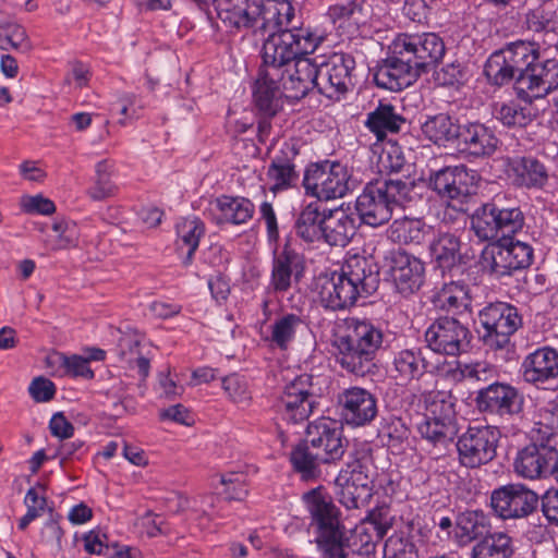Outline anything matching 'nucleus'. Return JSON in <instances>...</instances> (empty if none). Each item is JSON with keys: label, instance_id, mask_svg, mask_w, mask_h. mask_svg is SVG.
<instances>
[{"label": "nucleus", "instance_id": "1", "mask_svg": "<svg viewBox=\"0 0 558 558\" xmlns=\"http://www.w3.org/2000/svg\"><path fill=\"white\" fill-rule=\"evenodd\" d=\"M446 47L435 33L400 34L389 46L387 58L376 68L373 80L378 87L401 90L444 58Z\"/></svg>", "mask_w": 558, "mask_h": 558}, {"label": "nucleus", "instance_id": "2", "mask_svg": "<svg viewBox=\"0 0 558 558\" xmlns=\"http://www.w3.org/2000/svg\"><path fill=\"white\" fill-rule=\"evenodd\" d=\"M348 439L337 421L322 417L308 423L305 438L291 451L293 470L305 481L320 475L322 464L340 461L347 450Z\"/></svg>", "mask_w": 558, "mask_h": 558}, {"label": "nucleus", "instance_id": "3", "mask_svg": "<svg viewBox=\"0 0 558 558\" xmlns=\"http://www.w3.org/2000/svg\"><path fill=\"white\" fill-rule=\"evenodd\" d=\"M383 340V330L372 322L347 318L333 336L336 362L343 371L357 377L373 374Z\"/></svg>", "mask_w": 558, "mask_h": 558}, {"label": "nucleus", "instance_id": "4", "mask_svg": "<svg viewBox=\"0 0 558 558\" xmlns=\"http://www.w3.org/2000/svg\"><path fill=\"white\" fill-rule=\"evenodd\" d=\"M379 281L377 264L372 258L353 255L345 260L339 274H333L322 286L320 302L331 311L350 308L360 296L373 294Z\"/></svg>", "mask_w": 558, "mask_h": 558}, {"label": "nucleus", "instance_id": "5", "mask_svg": "<svg viewBox=\"0 0 558 558\" xmlns=\"http://www.w3.org/2000/svg\"><path fill=\"white\" fill-rule=\"evenodd\" d=\"M262 49L263 69L266 76L272 78L286 74L287 68L303 59L302 56L313 53L324 40L322 35L310 28L293 27L279 33L267 34Z\"/></svg>", "mask_w": 558, "mask_h": 558}, {"label": "nucleus", "instance_id": "6", "mask_svg": "<svg viewBox=\"0 0 558 558\" xmlns=\"http://www.w3.org/2000/svg\"><path fill=\"white\" fill-rule=\"evenodd\" d=\"M413 190V182L399 179L369 182L355 201L356 213L365 225H385L396 207H403L412 201Z\"/></svg>", "mask_w": 558, "mask_h": 558}, {"label": "nucleus", "instance_id": "7", "mask_svg": "<svg viewBox=\"0 0 558 558\" xmlns=\"http://www.w3.org/2000/svg\"><path fill=\"white\" fill-rule=\"evenodd\" d=\"M524 221L520 206L509 205L500 196L482 204L470 216L471 230L480 241H494L514 234L523 228Z\"/></svg>", "mask_w": 558, "mask_h": 558}, {"label": "nucleus", "instance_id": "8", "mask_svg": "<svg viewBox=\"0 0 558 558\" xmlns=\"http://www.w3.org/2000/svg\"><path fill=\"white\" fill-rule=\"evenodd\" d=\"M425 413L416 424L417 433L433 446H446L458 433L457 398L448 391L423 393Z\"/></svg>", "mask_w": 558, "mask_h": 558}, {"label": "nucleus", "instance_id": "9", "mask_svg": "<svg viewBox=\"0 0 558 558\" xmlns=\"http://www.w3.org/2000/svg\"><path fill=\"white\" fill-rule=\"evenodd\" d=\"M478 322L483 343L495 351L509 347L511 336L523 324L518 307L506 302L488 303L478 312Z\"/></svg>", "mask_w": 558, "mask_h": 558}, {"label": "nucleus", "instance_id": "10", "mask_svg": "<svg viewBox=\"0 0 558 558\" xmlns=\"http://www.w3.org/2000/svg\"><path fill=\"white\" fill-rule=\"evenodd\" d=\"M533 257L534 250L530 244L510 241L486 247L481 255V266L494 279L504 280L529 268Z\"/></svg>", "mask_w": 558, "mask_h": 558}, {"label": "nucleus", "instance_id": "11", "mask_svg": "<svg viewBox=\"0 0 558 558\" xmlns=\"http://www.w3.org/2000/svg\"><path fill=\"white\" fill-rule=\"evenodd\" d=\"M351 185L347 167L328 160L311 165L303 178L306 194L319 201L341 198L351 190Z\"/></svg>", "mask_w": 558, "mask_h": 558}, {"label": "nucleus", "instance_id": "12", "mask_svg": "<svg viewBox=\"0 0 558 558\" xmlns=\"http://www.w3.org/2000/svg\"><path fill=\"white\" fill-rule=\"evenodd\" d=\"M499 439L500 430L496 426H469L457 441L460 464L469 469H476L489 463L497 454Z\"/></svg>", "mask_w": 558, "mask_h": 558}, {"label": "nucleus", "instance_id": "13", "mask_svg": "<svg viewBox=\"0 0 558 558\" xmlns=\"http://www.w3.org/2000/svg\"><path fill=\"white\" fill-rule=\"evenodd\" d=\"M313 376L302 374L289 381L277 398L275 409L287 423L299 424L306 421L317 407Z\"/></svg>", "mask_w": 558, "mask_h": 558}, {"label": "nucleus", "instance_id": "14", "mask_svg": "<svg viewBox=\"0 0 558 558\" xmlns=\"http://www.w3.org/2000/svg\"><path fill=\"white\" fill-rule=\"evenodd\" d=\"M356 62L352 54L333 52L325 61L315 63L316 88L329 99H339L354 86Z\"/></svg>", "mask_w": 558, "mask_h": 558}, {"label": "nucleus", "instance_id": "15", "mask_svg": "<svg viewBox=\"0 0 558 558\" xmlns=\"http://www.w3.org/2000/svg\"><path fill=\"white\" fill-rule=\"evenodd\" d=\"M555 439H531L517 452L513 461L514 473L526 480H544L551 476L558 465V450Z\"/></svg>", "mask_w": 558, "mask_h": 558}, {"label": "nucleus", "instance_id": "16", "mask_svg": "<svg viewBox=\"0 0 558 558\" xmlns=\"http://www.w3.org/2000/svg\"><path fill=\"white\" fill-rule=\"evenodd\" d=\"M470 329L453 317L437 318L425 331L427 347L439 354L458 356L469 350Z\"/></svg>", "mask_w": 558, "mask_h": 558}, {"label": "nucleus", "instance_id": "17", "mask_svg": "<svg viewBox=\"0 0 558 558\" xmlns=\"http://www.w3.org/2000/svg\"><path fill=\"white\" fill-rule=\"evenodd\" d=\"M558 88V60L544 58L541 52L532 63L529 72L515 82L519 98L532 101L543 98Z\"/></svg>", "mask_w": 558, "mask_h": 558}, {"label": "nucleus", "instance_id": "18", "mask_svg": "<svg viewBox=\"0 0 558 558\" xmlns=\"http://www.w3.org/2000/svg\"><path fill=\"white\" fill-rule=\"evenodd\" d=\"M539 497L523 485H506L495 489L490 506L501 519L525 518L538 507Z\"/></svg>", "mask_w": 558, "mask_h": 558}, {"label": "nucleus", "instance_id": "19", "mask_svg": "<svg viewBox=\"0 0 558 558\" xmlns=\"http://www.w3.org/2000/svg\"><path fill=\"white\" fill-rule=\"evenodd\" d=\"M475 404L481 412L509 418L522 412L524 397L511 385L495 381L477 391Z\"/></svg>", "mask_w": 558, "mask_h": 558}, {"label": "nucleus", "instance_id": "20", "mask_svg": "<svg viewBox=\"0 0 558 558\" xmlns=\"http://www.w3.org/2000/svg\"><path fill=\"white\" fill-rule=\"evenodd\" d=\"M260 0H216L218 19L232 33H260Z\"/></svg>", "mask_w": 558, "mask_h": 558}, {"label": "nucleus", "instance_id": "21", "mask_svg": "<svg viewBox=\"0 0 558 558\" xmlns=\"http://www.w3.org/2000/svg\"><path fill=\"white\" fill-rule=\"evenodd\" d=\"M389 275L398 293L409 296L416 293L425 280L424 263L416 256L403 251L391 252Z\"/></svg>", "mask_w": 558, "mask_h": 558}, {"label": "nucleus", "instance_id": "22", "mask_svg": "<svg viewBox=\"0 0 558 558\" xmlns=\"http://www.w3.org/2000/svg\"><path fill=\"white\" fill-rule=\"evenodd\" d=\"M322 558H368L374 551L372 536L362 537V529L342 531L318 538Z\"/></svg>", "mask_w": 558, "mask_h": 558}, {"label": "nucleus", "instance_id": "23", "mask_svg": "<svg viewBox=\"0 0 558 558\" xmlns=\"http://www.w3.org/2000/svg\"><path fill=\"white\" fill-rule=\"evenodd\" d=\"M299 149L294 144L284 142L271 157L265 173L268 190L275 195L298 186L300 172L296 169Z\"/></svg>", "mask_w": 558, "mask_h": 558}, {"label": "nucleus", "instance_id": "24", "mask_svg": "<svg viewBox=\"0 0 558 558\" xmlns=\"http://www.w3.org/2000/svg\"><path fill=\"white\" fill-rule=\"evenodd\" d=\"M474 179L464 166L444 167L429 173L427 184L442 199H459L473 193Z\"/></svg>", "mask_w": 558, "mask_h": 558}, {"label": "nucleus", "instance_id": "25", "mask_svg": "<svg viewBox=\"0 0 558 558\" xmlns=\"http://www.w3.org/2000/svg\"><path fill=\"white\" fill-rule=\"evenodd\" d=\"M520 372L525 383L547 389L558 380V351L551 347L534 350L523 359Z\"/></svg>", "mask_w": 558, "mask_h": 558}, {"label": "nucleus", "instance_id": "26", "mask_svg": "<svg viewBox=\"0 0 558 558\" xmlns=\"http://www.w3.org/2000/svg\"><path fill=\"white\" fill-rule=\"evenodd\" d=\"M304 270V256L286 245L272 259L269 289L275 293L287 292L293 284L300 282Z\"/></svg>", "mask_w": 558, "mask_h": 558}, {"label": "nucleus", "instance_id": "27", "mask_svg": "<svg viewBox=\"0 0 558 558\" xmlns=\"http://www.w3.org/2000/svg\"><path fill=\"white\" fill-rule=\"evenodd\" d=\"M343 420L353 426H363L371 423L377 415L376 397L361 387L345 389L339 396Z\"/></svg>", "mask_w": 558, "mask_h": 558}, {"label": "nucleus", "instance_id": "28", "mask_svg": "<svg viewBox=\"0 0 558 558\" xmlns=\"http://www.w3.org/2000/svg\"><path fill=\"white\" fill-rule=\"evenodd\" d=\"M303 500L311 513L312 523L317 526L318 538L344 531L340 524L338 508L331 497L320 488L305 493Z\"/></svg>", "mask_w": 558, "mask_h": 558}, {"label": "nucleus", "instance_id": "29", "mask_svg": "<svg viewBox=\"0 0 558 558\" xmlns=\"http://www.w3.org/2000/svg\"><path fill=\"white\" fill-rule=\"evenodd\" d=\"M461 238L457 232L440 227L428 243L429 255L442 275L451 272L462 260Z\"/></svg>", "mask_w": 558, "mask_h": 558}, {"label": "nucleus", "instance_id": "30", "mask_svg": "<svg viewBox=\"0 0 558 558\" xmlns=\"http://www.w3.org/2000/svg\"><path fill=\"white\" fill-rule=\"evenodd\" d=\"M458 141L462 147L461 150L473 158L493 156L500 143L495 132L480 122L461 125Z\"/></svg>", "mask_w": 558, "mask_h": 558}, {"label": "nucleus", "instance_id": "31", "mask_svg": "<svg viewBox=\"0 0 558 558\" xmlns=\"http://www.w3.org/2000/svg\"><path fill=\"white\" fill-rule=\"evenodd\" d=\"M316 74L315 62L311 59L296 60L291 68H287L286 74H282V95L294 101L304 98L313 87H316Z\"/></svg>", "mask_w": 558, "mask_h": 558}, {"label": "nucleus", "instance_id": "32", "mask_svg": "<svg viewBox=\"0 0 558 558\" xmlns=\"http://www.w3.org/2000/svg\"><path fill=\"white\" fill-rule=\"evenodd\" d=\"M427 371V362L420 348L401 349L393 352L388 367L389 376L399 385L418 380Z\"/></svg>", "mask_w": 558, "mask_h": 558}, {"label": "nucleus", "instance_id": "33", "mask_svg": "<svg viewBox=\"0 0 558 558\" xmlns=\"http://www.w3.org/2000/svg\"><path fill=\"white\" fill-rule=\"evenodd\" d=\"M508 175L514 185L526 189H542L548 181L545 165L532 156L508 158Z\"/></svg>", "mask_w": 558, "mask_h": 558}, {"label": "nucleus", "instance_id": "34", "mask_svg": "<svg viewBox=\"0 0 558 558\" xmlns=\"http://www.w3.org/2000/svg\"><path fill=\"white\" fill-rule=\"evenodd\" d=\"M260 33L270 34L298 27L295 8L289 0H260Z\"/></svg>", "mask_w": 558, "mask_h": 558}, {"label": "nucleus", "instance_id": "35", "mask_svg": "<svg viewBox=\"0 0 558 558\" xmlns=\"http://www.w3.org/2000/svg\"><path fill=\"white\" fill-rule=\"evenodd\" d=\"M322 241L330 246H345L356 232L355 218L341 208L327 209Z\"/></svg>", "mask_w": 558, "mask_h": 558}, {"label": "nucleus", "instance_id": "36", "mask_svg": "<svg viewBox=\"0 0 558 558\" xmlns=\"http://www.w3.org/2000/svg\"><path fill=\"white\" fill-rule=\"evenodd\" d=\"M433 231L420 218L402 217L395 219L387 229L388 238L397 244L403 245H422Z\"/></svg>", "mask_w": 558, "mask_h": 558}, {"label": "nucleus", "instance_id": "37", "mask_svg": "<svg viewBox=\"0 0 558 558\" xmlns=\"http://www.w3.org/2000/svg\"><path fill=\"white\" fill-rule=\"evenodd\" d=\"M461 125L448 113L427 116L421 123L422 134L438 146H446L458 140Z\"/></svg>", "mask_w": 558, "mask_h": 558}, {"label": "nucleus", "instance_id": "38", "mask_svg": "<svg viewBox=\"0 0 558 558\" xmlns=\"http://www.w3.org/2000/svg\"><path fill=\"white\" fill-rule=\"evenodd\" d=\"M265 74L266 69L260 68L253 92L254 102L264 116L274 117L277 112V101L282 95V74L277 78H270Z\"/></svg>", "mask_w": 558, "mask_h": 558}, {"label": "nucleus", "instance_id": "39", "mask_svg": "<svg viewBox=\"0 0 558 558\" xmlns=\"http://www.w3.org/2000/svg\"><path fill=\"white\" fill-rule=\"evenodd\" d=\"M219 215L216 217L218 225H243L253 218L254 204L245 197L221 195L215 202Z\"/></svg>", "mask_w": 558, "mask_h": 558}, {"label": "nucleus", "instance_id": "40", "mask_svg": "<svg viewBox=\"0 0 558 558\" xmlns=\"http://www.w3.org/2000/svg\"><path fill=\"white\" fill-rule=\"evenodd\" d=\"M304 328L305 322L301 315L283 313L270 325V335L267 337V341L274 348L288 350L298 333Z\"/></svg>", "mask_w": 558, "mask_h": 558}, {"label": "nucleus", "instance_id": "41", "mask_svg": "<svg viewBox=\"0 0 558 558\" xmlns=\"http://www.w3.org/2000/svg\"><path fill=\"white\" fill-rule=\"evenodd\" d=\"M405 119L396 111V107L388 102H379V105L367 114L365 126L376 135L378 140H383L388 133H398L401 130Z\"/></svg>", "mask_w": 558, "mask_h": 558}, {"label": "nucleus", "instance_id": "42", "mask_svg": "<svg viewBox=\"0 0 558 558\" xmlns=\"http://www.w3.org/2000/svg\"><path fill=\"white\" fill-rule=\"evenodd\" d=\"M458 535L463 542L483 539L492 533L490 517L481 509L465 510L457 517Z\"/></svg>", "mask_w": 558, "mask_h": 558}, {"label": "nucleus", "instance_id": "43", "mask_svg": "<svg viewBox=\"0 0 558 558\" xmlns=\"http://www.w3.org/2000/svg\"><path fill=\"white\" fill-rule=\"evenodd\" d=\"M326 210L320 211L317 203L306 205L294 223L296 235L307 243L322 241Z\"/></svg>", "mask_w": 558, "mask_h": 558}, {"label": "nucleus", "instance_id": "44", "mask_svg": "<svg viewBox=\"0 0 558 558\" xmlns=\"http://www.w3.org/2000/svg\"><path fill=\"white\" fill-rule=\"evenodd\" d=\"M513 553L512 537L505 532H494L473 546L471 558H511Z\"/></svg>", "mask_w": 558, "mask_h": 558}, {"label": "nucleus", "instance_id": "45", "mask_svg": "<svg viewBox=\"0 0 558 558\" xmlns=\"http://www.w3.org/2000/svg\"><path fill=\"white\" fill-rule=\"evenodd\" d=\"M440 307L453 315H461L471 311L472 298L470 288L461 281H451L444 284L438 293Z\"/></svg>", "mask_w": 558, "mask_h": 558}, {"label": "nucleus", "instance_id": "46", "mask_svg": "<svg viewBox=\"0 0 558 558\" xmlns=\"http://www.w3.org/2000/svg\"><path fill=\"white\" fill-rule=\"evenodd\" d=\"M446 378L449 380L460 383L469 380L472 383H487L493 380L496 375V368L485 361H477L473 363L456 362L454 366L446 369Z\"/></svg>", "mask_w": 558, "mask_h": 558}, {"label": "nucleus", "instance_id": "47", "mask_svg": "<svg viewBox=\"0 0 558 558\" xmlns=\"http://www.w3.org/2000/svg\"><path fill=\"white\" fill-rule=\"evenodd\" d=\"M504 50L508 57V62L512 65L514 73L518 74L517 82L529 72L539 53V47L536 44L524 40L507 44Z\"/></svg>", "mask_w": 558, "mask_h": 558}, {"label": "nucleus", "instance_id": "48", "mask_svg": "<svg viewBox=\"0 0 558 558\" xmlns=\"http://www.w3.org/2000/svg\"><path fill=\"white\" fill-rule=\"evenodd\" d=\"M114 162L109 159H102L95 166V178L92 186L87 190L88 196L93 201H104L117 193L118 186L112 181Z\"/></svg>", "mask_w": 558, "mask_h": 558}, {"label": "nucleus", "instance_id": "49", "mask_svg": "<svg viewBox=\"0 0 558 558\" xmlns=\"http://www.w3.org/2000/svg\"><path fill=\"white\" fill-rule=\"evenodd\" d=\"M484 74L487 81L495 86H504L510 82H517L518 74L508 62L504 48L494 51L487 59L484 66Z\"/></svg>", "mask_w": 558, "mask_h": 558}, {"label": "nucleus", "instance_id": "50", "mask_svg": "<svg viewBox=\"0 0 558 558\" xmlns=\"http://www.w3.org/2000/svg\"><path fill=\"white\" fill-rule=\"evenodd\" d=\"M178 245L187 247L184 265H190L193 260L195 251L198 247L201 238L205 234V225L197 218H186L177 225Z\"/></svg>", "mask_w": 558, "mask_h": 558}, {"label": "nucleus", "instance_id": "51", "mask_svg": "<svg viewBox=\"0 0 558 558\" xmlns=\"http://www.w3.org/2000/svg\"><path fill=\"white\" fill-rule=\"evenodd\" d=\"M494 117L507 128H525L534 120L532 109L514 101L496 105Z\"/></svg>", "mask_w": 558, "mask_h": 558}, {"label": "nucleus", "instance_id": "52", "mask_svg": "<svg viewBox=\"0 0 558 558\" xmlns=\"http://www.w3.org/2000/svg\"><path fill=\"white\" fill-rule=\"evenodd\" d=\"M336 480H344L347 483H351L357 487L361 486L362 490H373V480L369 475V459L366 456L353 458L351 461L347 462L345 468L339 472Z\"/></svg>", "mask_w": 558, "mask_h": 558}, {"label": "nucleus", "instance_id": "53", "mask_svg": "<svg viewBox=\"0 0 558 558\" xmlns=\"http://www.w3.org/2000/svg\"><path fill=\"white\" fill-rule=\"evenodd\" d=\"M336 495L341 505L347 509H359L364 507L373 495L371 489H361L351 483L335 480Z\"/></svg>", "mask_w": 558, "mask_h": 558}, {"label": "nucleus", "instance_id": "54", "mask_svg": "<svg viewBox=\"0 0 558 558\" xmlns=\"http://www.w3.org/2000/svg\"><path fill=\"white\" fill-rule=\"evenodd\" d=\"M392 517L390 509L387 506H379L371 510L365 518L364 522L355 529H362V537L367 539L369 529L376 533L377 539H381L387 531L391 527Z\"/></svg>", "mask_w": 558, "mask_h": 558}, {"label": "nucleus", "instance_id": "55", "mask_svg": "<svg viewBox=\"0 0 558 558\" xmlns=\"http://www.w3.org/2000/svg\"><path fill=\"white\" fill-rule=\"evenodd\" d=\"M48 361L59 364L64 368V372L68 375H72L74 377L81 376L86 379L94 378V372L88 365V359L81 355L74 354L68 356L63 353H54L48 357Z\"/></svg>", "mask_w": 558, "mask_h": 558}, {"label": "nucleus", "instance_id": "56", "mask_svg": "<svg viewBox=\"0 0 558 558\" xmlns=\"http://www.w3.org/2000/svg\"><path fill=\"white\" fill-rule=\"evenodd\" d=\"M327 15L332 23L353 21L357 24L362 15V2L357 0L338 2L329 7Z\"/></svg>", "mask_w": 558, "mask_h": 558}, {"label": "nucleus", "instance_id": "57", "mask_svg": "<svg viewBox=\"0 0 558 558\" xmlns=\"http://www.w3.org/2000/svg\"><path fill=\"white\" fill-rule=\"evenodd\" d=\"M222 388L234 403L247 404L251 400L247 383L239 374H231L223 377Z\"/></svg>", "mask_w": 558, "mask_h": 558}, {"label": "nucleus", "instance_id": "58", "mask_svg": "<svg viewBox=\"0 0 558 558\" xmlns=\"http://www.w3.org/2000/svg\"><path fill=\"white\" fill-rule=\"evenodd\" d=\"M434 80L440 86L460 85L465 80V70L460 62H450L435 71Z\"/></svg>", "mask_w": 558, "mask_h": 558}, {"label": "nucleus", "instance_id": "59", "mask_svg": "<svg viewBox=\"0 0 558 558\" xmlns=\"http://www.w3.org/2000/svg\"><path fill=\"white\" fill-rule=\"evenodd\" d=\"M4 32L11 41V48L27 53L32 51L33 44L27 35L26 29L19 23L4 21Z\"/></svg>", "mask_w": 558, "mask_h": 558}, {"label": "nucleus", "instance_id": "60", "mask_svg": "<svg viewBox=\"0 0 558 558\" xmlns=\"http://www.w3.org/2000/svg\"><path fill=\"white\" fill-rule=\"evenodd\" d=\"M380 162L389 173H401L410 168L399 146H390L380 156Z\"/></svg>", "mask_w": 558, "mask_h": 558}, {"label": "nucleus", "instance_id": "61", "mask_svg": "<svg viewBox=\"0 0 558 558\" xmlns=\"http://www.w3.org/2000/svg\"><path fill=\"white\" fill-rule=\"evenodd\" d=\"M538 506L548 524L558 527V488L547 489L539 497Z\"/></svg>", "mask_w": 558, "mask_h": 558}, {"label": "nucleus", "instance_id": "62", "mask_svg": "<svg viewBox=\"0 0 558 558\" xmlns=\"http://www.w3.org/2000/svg\"><path fill=\"white\" fill-rule=\"evenodd\" d=\"M386 553L389 558H404L420 554L417 547L410 539L401 536H392L386 543Z\"/></svg>", "mask_w": 558, "mask_h": 558}, {"label": "nucleus", "instance_id": "63", "mask_svg": "<svg viewBox=\"0 0 558 558\" xmlns=\"http://www.w3.org/2000/svg\"><path fill=\"white\" fill-rule=\"evenodd\" d=\"M221 484L227 486L226 494L229 499L242 500L247 495L243 474L230 473L221 476Z\"/></svg>", "mask_w": 558, "mask_h": 558}, {"label": "nucleus", "instance_id": "64", "mask_svg": "<svg viewBox=\"0 0 558 558\" xmlns=\"http://www.w3.org/2000/svg\"><path fill=\"white\" fill-rule=\"evenodd\" d=\"M28 391L36 402H48L54 397L56 386L48 378L37 377L31 383Z\"/></svg>", "mask_w": 558, "mask_h": 558}]
</instances>
